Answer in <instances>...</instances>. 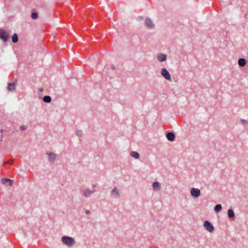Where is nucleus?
Returning a JSON list of instances; mask_svg holds the SVG:
<instances>
[{
	"label": "nucleus",
	"instance_id": "9",
	"mask_svg": "<svg viewBox=\"0 0 248 248\" xmlns=\"http://www.w3.org/2000/svg\"><path fill=\"white\" fill-rule=\"evenodd\" d=\"M8 90L10 92L14 91L16 89V84L14 83H9L8 85Z\"/></svg>",
	"mask_w": 248,
	"mask_h": 248
},
{
	"label": "nucleus",
	"instance_id": "1",
	"mask_svg": "<svg viewBox=\"0 0 248 248\" xmlns=\"http://www.w3.org/2000/svg\"><path fill=\"white\" fill-rule=\"evenodd\" d=\"M62 242L67 246H72L74 244V240L70 237L63 236L62 238Z\"/></svg>",
	"mask_w": 248,
	"mask_h": 248
},
{
	"label": "nucleus",
	"instance_id": "3",
	"mask_svg": "<svg viewBox=\"0 0 248 248\" xmlns=\"http://www.w3.org/2000/svg\"><path fill=\"white\" fill-rule=\"evenodd\" d=\"M161 74L162 76L165 78L167 80H171V77L170 73L165 68H163L161 69Z\"/></svg>",
	"mask_w": 248,
	"mask_h": 248
},
{
	"label": "nucleus",
	"instance_id": "4",
	"mask_svg": "<svg viewBox=\"0 0 248 248\" xmlns=\"http://www.w3.org/2000/svg\"><path fill=\"white\" fill-rule=\"evenodd\" d=\"M9 37V36L5 31L0 30V39L5 42L7 41Z\"/></svg>",
	"mask_w": 248,
	"mask_h": 248
},
{
	"label": "nucleus",
	"instance_id": "14",
	"mask_svg": "<svg viewBox=\"0 0 248 248\" xmlns=\"http://www.w3.org/2000/svg\"><path fill=\"white\" fill-rule=\"evenodd\" d=\"M130 155L136 159H138L140 157V155L138 153L134 151L131 152L130 153Z\"/></svg>",
	"mask_w": 248,
	"mask_h": 248
},
{
	"label": "nucleus",
	"instance_id": "17",
	"mask_svg": "<svg viewBox=\"0 0 248 248\" xmlns=\"http://www.w3.org/2000/svg\"><path fill=\"white\" fill-rule=\"evenodd\" d=\"M43 101L46 103H50L51 101V99L49 96L46 95L44 97Z\"/></svg>",
	"mask_w": 248,
	"mask_h": 248
},
{
	"label": "nucleus",
	"instance_id": "15",
	"mask_svg": "<svg viewBox=\"0 0 248 248\" xmlns=\"http://www.w3.org/2000/svg\"><path fill=\"white\" fill-rule=\"evenodd\" d=\"M12 42L14 43H16L18 42V36L16 33H14V35L12 36Z\"/></svg>",
	"mask_w": 248,
	"mask_h": 248
},
{
	"label": "nucleus",
	"instance_id": "19",
	"mask_svg": "<svg viewBox=\"0 0 248 248\" xmlns=\"http://www.w3.org/2000/svg\"><path fill=\"white\" fill-rule=\"evenodd\" d=\"M112 193L115 195H117V196H119L120 195V193H119L118 189L116 188H113V189L112 190Z\"/></svg>",
	"mask_w": 248,
	"mask_h": 248
},
{
	"label": "nucleus",
	"instance_id": "24",
	"mask_svg": "<svg viewBox=\"0 0 248 248\" xmlns=\"http://www.w3.org/2000/svg\"><path fill=\"white\" fill-rule=\"evenodd\" d=\"M241 122L243 124H245V123H247V121L245 120L242 119V120H241Z\"/></svg>",
	"mask_w": 248,
	"mask_h": 248
},
{
	"label": "nucleus",
	"instance_id": "5",
	"mask_svg": "<svg viewBox=\"0 0 248 248\" xmlns=\"http://www.w3.org/2000/svg\"><path fill=\"white\" fill-rule=\"evenodd\" d=\"M190 193L192 196L194 198H198L201 195L200 190L199 189L195 188H192L191 189Z\"/></svg>",
	"mask_w": 248,
	"mask_h": 248
},
{
	"label": "nucleus",
	"instance_id": "16",
	"mask_svg": "<svg viewBox=\"0 0 248 248\" xmlns=\"http://www.w3.org/2000/svg\"><path fill=\"white\" fill-rule=\"evenodd\" d=\"M228 217L230 218H232V217H234V214L233 210L231 209H229L228 210Z\"/></svg>",
	"mask_w": 248,
	"mask_h": 248
},
{
	"label": "nucleus",
	"instance_id": "13",
	"mask_svg": "<svg viewBox=\"0 0 248 248\" xmlns=\"http://www.w3.org/2000/svg\"><path fill=\"white\" fill-rule=\"evenodd\" d=\"M153 187L155 190H159L161 187L160 184L157 182L153 183Z\"/></svg>",
	"mask_w": 248,
	"mask_h": 248
},
{
	"label": "nucleus",
	"instance_id": "18",
	"mask_svg": "<svg viewBox=\"0 0 248 248\" xmlns=\"http://www.w3.org/2000/svg\"><path fill=\"white\" fill-rule=\"evenodd\" d=\"M222 209V206L221 204H217L215 206L214 210L215 211L218 212Z\"/></svg>",
	"mask_w": 248,
	"mask_h": 248
},
{
	"label": "nucleus",
	"instance_id": "12",
	"mask_svg": "<svg viewBox=\"0 0 248 248\" xmlns=\"http://www.w3.org/2000/svg\"><path fill=\"white\" fill-rule=\"evenodd\" d=\"M239 65L240 66L243 67L246 65V62L245 59L243 58L239 59L238 62Z\"/></svg>",
	"mask_w": 248,
	"mask_h": 248
},
{
	"label": "nucleus",
	"instance_id": "21",
	"mask_svg": "<svg viewBox=\"0 0 248 248\" xmlns=\"http://www.w3.org/2000/svg\"><path fill=\"white\" fill-rule=\"evenodd\" d=\"M38 17V14L37 13H35V12H34V13H32V14H31V17L35 19H36Z\"/></svg>",
	"mask_w": 248,
	"mask_h": 248
},
{
	"label": "nucleus",
	"instance_id": "6",
	"mask_svg": "<svg viewBox=\"0 0 248 248\" xmlns=\"http://www.w3.org/2000/svg\"><path fill=\"white\" fill-rule=\"evenodd\" d=\"M95 187V186H93V189L91 190L89 189H86L83 191L84 196L86 197H89L93 193L95 192L94 188Z\"/></svg>",
	"mask_w": 248,
	"mask_h": 248
},
{
	"label": "nucleus",
	"instance_id": "7",
	"mask_svg": "<svg viewBox=\"0 0 248 248\" xmlns=\"http://www.w3.org/2000/svg\"><path fill=\"white\" fill-rule=\"evenodd\" d=\"M2 182L3 185L12 186L13 181L10 179L4 178L2 179Z\"/></svg>",
	"mask_w": 248,
	"mask_h": 248
},
{
	"label": "nucleus",
	"instance_id": "2",
	"mask_svg": "<svg viewBox=\"0 0 248 248\" xmlns=\"http://www.w3.org/2000/svg\"><path fill=\"white\" fill-rule=\"evenodd\" d=\"M203 226L204 228L210 232H213L214 230L213 225L208 220L204 221Z\"/></svg>",
	"mask_w": 248,
	"mask_h": 248
},
{
	"label": "nucleus",
	"instance_id": "11",
	"mask_svg": "<svg viewBox=\"0 0 248 248\" xmlns=\"http://www.w3.org/2000/svg\"><path fill=\"white\" fill-rule=\"evenodd\" d=\"M157 59L159 62H164L167 59L166 55L164 54H161L157 56Z\"/></svg>",
	"mask_w": 248,
	"mask_h": 248
},
{
	"label": "nucleus",
	"instance_id": "22",
	"mask_svg": "<svg viewBox=\"0 0 248 248\" xmlns=\"http://www.w3.org/2000/svg\"><path fill=\"white\" fill-rule=\"evenodd\" d=\"M76 134L78 136H81L82 135V131L80 130H77Z\"/></svg>",
	"mask_w": 248,
	"mask_h": 248
},
{
	"label": "nucleus",
	"instance_id": "23",
	"mask_svg": "<svg viewBox=\"0 0 248 248\" xmlns=\"http://www.w3.org/2000/svg\"><path fill=\"white\" fill-rule=\"evenodd\" d=\"M21 130H25V129H26V127H25V126H24V125H22V126H21Z\"/></svg>",
	"mask_w": 248,
	"mask_h": 248
},
{
	"label": "nucleus",
	"instance_id": "10",
	"mask_svg": "<svg viewBox=\"0 0 248 248\" xmlns=\"http://www.w3.org/2000/svg\"><path fill=\"white\" fill-rule=\"evenodd\" d=\"M167 138L170 141H173L175 139V135L172 132H169L167 134Z\"/></svg>",
	"mask_w": 248,
	"mask_h": 248
},
{
	"label": "nucleus",
	"instance_id": "8",
	"mask_svg": "<svg viewBox=\"0 0 248 248\" xmlns=\"http://www.w3.org/2000/svg\"><path fill=\"white\" fill-rule=\"evenodd\" d=\"M145 24L146 26L149 28H152L154 26L152 21L150 19H147L145 20Z\"/></svg>",
	"mask_w": 248,
	"mask_h": 248
},
{
	"label": "nucleus",
	"instance_id": "20",
	"mask_svg": "<svg viewBox=\"0 0 248 248\" xmlns=\"http://www.w3.org/2000/svg\"><path fill=\"white\" fill-rule=\"evenodd\" d=\"M56 157V155L53 154H49V158L50 160H53Z\"/></svg>",
	"mask_w": 248,
	"mask_h": 248
}]
</instances>
